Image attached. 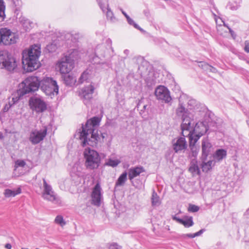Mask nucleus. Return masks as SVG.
Listing matches in <instances>:
<instances>
[{"label":"nucleus","mask_w":249,"mask_h":249,"mask_svg":"<svg viewBox=\"0 0 249 249\" xmlns=\"http://www.w3.org/2000/svg\"><path fill=\"white\" fill-rule=\"evenodd\" d=\"M176 113L178 116L181 117V134L183 136L189 137V146L192 150L194 148V144L209 129L211 131H214L217 128L216 123L211 121V118L209 117L203 121L197 123L194 127V124L192 125V122L194 121V115L185 107V105L180 99H179V104Z\"/></svg>","instance_id":"1"},{"label":"nucleus","mask_w":249,"mask_h":249,"mask_svg":"<svg viewBox=\"0 0 249 249\" xmlns=\"http://www.w3.org/2000/svg\"><path fill=\"white\" fill-rule=\"evenodd\" d=\"M101 121V117L94 116L88 120L85 125H82L79 139L81 141L83 147L87 145L92 147L96 146L100 139L97 127L99 126Z\"/></svg>","instance_id":"2"},{"label":"nucleus","mask_w":249,"mask_h":249,"mask_svg":"<svg viewBox=\"0 0 249 249\" xmlns=\"http://www.w3.org/2000/svg\"><path fill=\"white\" fill-rule=\"evenodd\" d=\"M41 51L40 47L36 45L32 46L27 53H23L22 64L23 69L28 72H32L39 68L41 64L38 61Z\"/></svg>","instance_id":"3"},{"label":"nucleus","mask_w":249,"mask_h":249,"mask_svg":"<svg viewBox=\"0 0 249 249\" xmlns=\"http://www.w3.org/2000/svg\"><path fill=\"white\" fill-rule=\"evenodd\" d=\"M40 86V79L36 76H29L19 85V92L21 95L34 92L37 90Z\"/></svg>","instance_id":"4"},{"label":"nucleus","mask_w":249,"mask_h":249,"mask_svg":"<svg viewBox=\"0 0 249 249\" xmlns=\"http://www.w3.org/2000/svg\"><path fill=\"white\" fill-rule=\"evenodd\" d=\"M85 165L87 169L93 170L97 169L100 165L101 158L98 152L89 148L84 152Z\"/></svg>","instance_id":"5"},{"label":"nucleus","mask_w":249,"mask_h":249,"mask_svg":"<svg viewBox=\"0 0 249 249\" xmlns=\"http://www.w3.org/2000/svg\"><path fill=\"white\" fill-rule=\"evenodd\" d=\"M16 58L7 51H0V69L13 72L17 67Z\"/></svg>","instance_id":"6"},{"label":"nucleus","mask_w":249,"mask_h":249,"mask_svg":"<svg viewBox=\"0 0 249 249\" xmlns=\"http://www.w3.org/2000/svg\"><path fill=\"white\" fill-rule=\"evenodd\" d=\"M41 89L47 95L52 96L57 95L58 93L59 87L56 81L52 77H45L40 80Z\"/></svg>","instance_id":"7"},{"label":"nucleus","mask_w":249,"mask_h":249,"mask_svg":"<svg viewBox=\"0 0 249 249\" xmlns=\"http://www.w3.org/2000/svg\"><path fill=\"white\" fill-rule=\"evenodd\" d=\"M44 191L42 194L43 197L55 204H60L61 201L59 197L52 191V186L48 184L45 179L43 178Z\"/></svg>","instance_id":"8"},{"label":"nucleus","mask_w":249,"mask_h":249,"mask_svg":"<svg viewBox=\"0 0 249 249\" xmlns=\"http://www.w3.org/2000/svg\"><path fill=\"white\" fill-rule=\"evenodd\" d=\"M56 68L62 74L69 73L73 68V63L69 56H65L58 62Z\"/></svg>","instance_id":"9"},{"label":"nucleus","mask_w":249,"mask_h":249,"mask_svg":"<svg viewBox=\"0 0 249 249\" xmlns=\"http://www.w3.org/2000/svg\"><path fill=\"white\" fill-rule=\"evenodd\" d=\"M1 44L4 45H10L17 42L18 38V35L12 32L10 29L6 28H2Z\"/></svg>","instance_id":"10"},{"label":"nucleus","mask_w":249,"mask_h":249,"mask_svg":"<svg viewBox=\"0 0 249 249\" xmlns=\"http://www.w3.org/2000/svg\"><path fill=\"white\" fill-rule=\"evenodd\" d=\"M29 105L30 108L36 113L43 112L47 109L46 103L42 99L37 97H31Z\"/></svg>","instance_id":"11"},{"label":"nucleus","mask_w":249,"mask_h":249,"mask_svg":"<svg viewBox=\"0 0 249 249\" xmlns=\"http://www.w3.org/2000/svg\"><path fill=\"white\" fill-rule=\"evenodd\" d=\"M94 89V86L90 84L88 86H85L80 90L79 96L86 105H88L92 99Z\"/></svg>","instance_id":"12"},{"label":"nucleus","mask_w":249,"mask_h":249,"mask_svg":"<svg viewBox=\"0 0 249 249\" xmlns=\"http://www.w3.org/2000/svg\"><path fill=\"white\" fill-rule=\"evenodd\" d=\"M155 94L158 100H162L165 103H169L172 100L170 91L163 86H160L155 91Z\"/></svg>","instance_id":"13"},{"label":"nucleus","mask_w":249,"mask_h":249,"mask_svg":"<svg viewBox=\"0 0 249 249\" xmlns=\"http://www.w3.org/2000/svg\"><path fill=\"white\" fill-rule=\"evenodd\" d=\"M47 128L45 127L42 130H37L36 129L32 131L30 135L29 140L33 144L39 143L43 141L47 135Z\"/></svg>","instance_id":"14"},{"label":"nucleus","mask_w":249,"mask_h":249,"mask_svg":"<svg viewBox=\"0 0 249 249\" xmlns=\"http://www.w3.org/2000/svg\"><path fill=\"white\" fill-rule=\"evenodd\" d=\"M201 147V160H206L207 159V157L209 155L212 154L213 150V145L212 143L210 142L208 137H206L203 139L202 141Z\"/></svg>","instance_id":"15"},{"label":"nucleus","mask_w":249,"mask_h":249,"mask_svg":"<svg viewBox=\"0 0 249 249\" xmlns=\"http://www.w3.org/2000/svg\"><path fill=\"white\" fill-rule=\"evenodd\" d=\"M145 172V170L142 166H138L131 167L128 170V178L132 183L133 186L136 188H139L141 185H136L133 182V179L140 175L142 173Z\"/></svg>","instance_id":"16"},{"label":"nucleus","mask_w":249,"mask_h":249,"mask_svg":"<svg viewBox=\"0 0 249 249\" xmlns=\"http://www.w3.org/2000/svg\"><path fill=\"white\" fill-rule=\"evenodd\" d=\"M185 137L178 138L176 141L173 143V148L175 153L184 152L187 149V143Z\"/></svg>","instance_id":"17"},{"label":"nucleus","mask_w":249,"mask_h":249,"mask_svg":"<svg viewBox=\"0 0 249 249\" xmlns=\"http://www.w3.org/2000/svg\"><path fill=\"white\" fill-rule=\"evenodd\" d=\"M101 188L99 183H97L94 187L91 197L92 204L97 206L101 204Z\"/></svg>","instance_id":"18"},{"label":"nucleus","mask_w":249,"mask_h":249,"mask_svg":"<svg viewBox=\"0 0 249 249\" xmlns=\"http://www.w3.org/2000/svg\"><path fill=\"white\" fill-rule=\"evenodd\" d=\"M173 219L176 220L178 223L183 225L186 228L190 227L193 226L194 224L192 216H186L184 219H182L175 216L173 217Z\"/></svg>","instance_id":"19"},{"label":"nucleus","mask_w":249,"mask_h":249,"mask_svg":"<svg viewBox=\"0 0 249 249\" xmlns=\"http://www.w3.org/2000/svg\"><path fill=\"white\" fill-rule=\"evenodd\" d=\"M227 156V151L224 149H218L213 154V160L215 162H219Z\"/></svg>","instance_id":"20"},{"label":"nucleus","mask_w":249,"mask_h":249,"mask_svg":"<svg viewBox=\"0 0 249 249\" xmlns=\"http://www.w3.org/2000/svg\"><path fill=\"white\" fill-rule=\"evenodd\" d=\"M64 83L67 86H72L76 82V79L69 73L63 74L62 76Z\"/></svg>","instance_id":"21"},{"label":"nucleus","mask_w":249,"mask_h":249,"mask_svg":"<svg viewBox=\"0 0 249 249\" xmlns=\"http://www.w3.org/2000/svg\"><path fill=\"white\" fill-rule=\"evenodd\" d=\"M107 49L104 45L100 44L97 46L95 50V55L98 57H105Z\"/></svg>","instance_id":"22"},{"label":"nucleus","mask_w":249,"mask_h":249,"mask_svg":"<svg viewBox=\"0 0 249 249\" xmlns=\"http://www.w3.org/2000/svg\"><path fill=\"white\" fill-rule=\"evenodd\" d=\"M215 162L213 160H210L207 162H206V160H202L201 168L202 171L208 172L214 166Z\"/></svg>","instance_id":"23"},{"label":"nucleus","mask_w":249,"mask_h":249,"mask_svg":"<svg viewBox=\"0 0 249 249\" xmlns=\"http://www.w3.org/2000/svg\"><path fill=\"white\" fill-rule=\"evenodd\" d=\"M21 193V189L20 187H18L16 190L6 189L4 190V195L6 197H14Z\"/></svg>","instance_id":"24"},{"label":"nucleus","mask_w":249,"mask_h":249,"mask_svg":"<svg viewBox=\"0 0 249 249\" xmlns=\"http://www.w3.org/2000/svg\"><path fill=\"white\" fill-rule=\"evenodd\" d=\"M126 171L124 172L118 178L115 183V188L117 186H123L127 180Z\"/></svg>","instance_id":"25"},{"label":"nucleus","mask_w":249,"mask_h":249,"mask_svg":"<svg viewBox=\"0 0 249 249\" xmlns=\"http://www.w3.org/2000/svg\"><path fill=\"white\" fill-rule=\"evenodd\" d=\"M151 203L153 206H158L160 204V197L154 190H153L151 197Z\"/></svg>","instance_id":"26"},{"label":"nucleus","mask_w":249,"mask_h":249,"mask_svg":"<svg viewBox=\"0 0 249 249\" xmlns=\"http://www.w3.org/2000/svg\"><path fill=\"white\" fill-rule=\"evenodd\" d=\"M20 22L22 23V26L26 31L30 30L32 27V24H33L32 22H31L28 19H24V18L21 19Z\"/></svg>","instance_id":"27"},{"label":"nucleus","mask_w":249,"mask_h":249,"mask_svg":"<svg viewBox=\"0 0 249 249\" xmlns=\"http://www.w3.org/2000/svg\"><path fill=\"white\" fill-rule=\"evenodd\" d=\"M5 6L3 0H0V22L3 21L5 18Z\"/></svg>","instance_id":"28"},{"label":"nucleus","mask_w":249,"mask_h":249,"mask_svg":"<svg viewBox=\"0 0 249 249\" xmlns=\"http://www.w3.org/2000/svg\"><path fill=\"white\" fill-rule=\"evenodd\" d=\"M23 96L24 95H21L20 94L19 89L18 90H17V93L15 95H13V96L12 98V101H10L9 102H11V104L13 106L16 103H17L19 101V100L21 98H22Z\"/></svg>","instance_id":"29"},{"label":"nucleus","mask_w":249,"mask_h":249,"mask_svg":"<svg viewBox=\"0 0 249 249\" xmlns=\"http://www.w3.org/2000/svg\"><path fill=\"white\" fill-rule=\"evenodd\" d=\"M107 11L106 13V16L108 20H109L112 22H114L116 19L115 17L114 16V14L113 12L111 11V10L108 8L107 6Z\"/></svg>","instance_id":"30"},{"label":"nucleus","mask_w":249,"mask_h":249,"mask_svg":"<svg viewBox=\"0 0 249 249\" xmlns=\"http://www.w3.org/2000/svg\"><path fill=\"white\" fill-rule=\"evenodd\" d=\"M126 19H127L128 23L129 25L133 26L134 28L139 30L142 33L145 32V31L143 29H142V28H141L137 23H136L134 22V21L132 18H131L130 17L127 18Z\"/></svg>","instance_id":"31"},{"label":"nucleus","mask_w":249,"mask_h":249,"mask_svg":"<svg viewBox=\"0 0 249 249\" xmlns=\"http://www.w3.org/2000/svg\"><path fill=\"white\" fill-rule=\"evenodd\" d=\"M89 77V74L87 71H84L81 75L79 79V82L83 83L84 81H87Z\"/></svg>","instance_id":"32"},{"label":"nucleus","mask_w":249,"mask_h":249,"mask_svg":"<svg viewBox=\"0 0 249 249\" xmlns=\"http://www.w3.org/2000/svg\"><path fill=\"white\" fill-rule=\"evenodd\" d=\"M198 66L206 71H209V69H213V67L204 62H200Z\"/></svg>","instance_id":"33"},{"label":"nucleus","mask_w":249,"mask_h":249,"mask_svg":"<svg viewBox=\"0 0 249 249\" xmlns=\"http://www.w3.org/2000/svg\"><path fill=\"white\" fill-rule=\"evenodd\" d=\"M198 66L206 71H209V69H213V67L204 62H200Z\"/></svg>","instance_id":"34"},{"label":"nucleus","mask_w":249,"mask_h":249,"mask_svg":"<svg viewBox=\"0 0 249 249\" xmlns=\"http://www.w3.org/2000/svg\"><path fill=\"white\" fill-rule=\"evenodd\" d=\"M198 66L206 71H209V69H213V67L204 62H200Z\"/></svg>","instance_id":"35"},{"label":"nucleus","mask_w":249,"mask_h":249,"mask_svg":"<svg viewBox=\"0 0 249 249\" xmlns=\"http://www.w3.org/2000/svg\"><path fill=\"white\" fill-rule=\"evenodd\" d=\"M198 66L206 71H209V69H213V67L204 62H200Z\"/></svg>","instance_id":"36"},{"label":"nucleus","mask_w":249,"mask_h":249,"mask_svg":"<svg viewBox=\"0 0 249 249\" xmlns=\"http://www.w3.org/2000/svg\"><path fill=\"white\" fill-rule=\"evenodd\" d=\"M189 170L192 173H196L197 174L200 173L199 168L196 163H192L189 167Z\"/></svg>","instance_id":"37"},{"label":"nucleus","mask_w":249,"mask_h":249,"mask_svg":"<svg viewBox=\"0 0 249 249\" xmlns=\"http://www.w3.org/2000/svg\"><path fill=\"white\" fill-rule=\"evenodd\" d=\"M120 163V161L118 160L109 159L108 161L106 162V164L109 166H111L112 167H115Z\"/></svg>","instance_id":"38"},{"label":"nucleus","mask_w":249,"mask_h":249,"mask_svg":"<svg viewBox=\"0 0 249 249\" xmlns=\"http://www.w3.org/2000/svg\"><path fill=\"white\" fill-rule=\"evenodd\" d=\"M138 62H141L142 63V65L139 66L138 70L140 71L141 73H142V70L143 68L142 65H146L147 64V62L145 60L143 57L141 56H139L137 59Z\"/></svg>","instance_id":"39"},{"label":"nucleus","mask_w":249,"mask_h":249,"mask_svg":"<svg viewBox=\"0 0 249 249\" xmlns=\"http://www.w3.org/2000/svg\"><path fill=\"white\" fill-rule=\"evenodd\" d=\"M54 221L56 224H59L61 226H63L66 224V222L64 220L63 216L60 215L56 216Z\"/></svg>","instance_id":"40"},{"label":"nucleus","mask_w":249,"mask_h":249,"mask_svg":"<svg viewBox=\"0 0 249 249\" xmlns=\"http://www.w3.org/2000/svg\"><path fill=\"white\" fill-rule=\"evenodd\" d=\"M199 210V207L196 205L193 204H190L188 208V210L190 212H197Z\"/></svg>","instance_id":"41"},{"label":"nucleus","mask_w":249,"mask_h":249,"mask_svg":"<svg viewBox=\"0 0 249 249\" xmlns=\"http://www.w3.org/2000/svg\"><path fill=\"white\" fill-rule=\"evenodd\" d=\"M80 35L79 33H75L71 35V40L73 43H76L78 41L79 38H80Z\"/></svg>","instance_id":"42"},{"label":"nucleus","mask_w":249,"mask_h":249,"mask_svg":"<svg viewBox=\"0 0 249 249\" xmlns=\"http://www.w3.org/2000/svg\"><path fill=\"white\" fill-rule=\"evenodd\" d=\"M26 162L23 160H18L15 162V167L18 168V167H23L25 166Z\"/></svg>","instance_id":"43"},{"label":"nucleus","mask_w":249,"mask_h":249,"mask_svg":"<svg viewBox=\"0 0 249 249\" xmlns=\"http://www.w3.org/2000/svg\"><path fill=\"white\" fill-rule=\"evenodd\" d=\"M121 248V246H119L116 243H112L109 245L108 247L109 249H120Z\"/></svg>","instance_id":"44"},{"label":"nucleus","mask_w":249,"mask_h":249,"mask_svg":"<svg viewBox=\"0 0 249 249\" xmlns=\"http://www.w3.org/2000/svg\"><path fill=\"white\" fill-rule=\"evenodd\" d=\"M244 50L247 53H249V40H246L244 42Z\"/></svg>","instance_id":"45"},{"label":"nucleus","mask_w":249,"mask_h":249,"mask_svg":"<svg viewBox=\"0 0 249 249\" xmlns=\"http://www.w3.org/2000/svg\"><path fill=\"white\" fill-rule=\"evenodd\" d=\"M13 106L11 104V102H9L8 104H6L3 108V110L4 112H7L9 110V109Z\"/></svg>","instance_id":"46"},{"label":"nucleus","mask_w":249,"mask_h":249,"mask_svg":"<svg viewBox=\"0 0 249 249\" xmlns=\"http://www.w3.org/2000/svg\"><path fill=\"white\" fill-rule=\"evenodd\" d=\"M97 0L98 2V4H99L100 8L102 9V10L103 12H105L106 9V8L105 6V5L101 2L100 0Z\"/></svg>","instance_id":"47"},{"label":"nucleus","mask_w":249,"mask_h":249,"mask_svg":"<svg viewBox=\"0 0 249 249\" xmlns=\"http://www.w3.org/2000/svg\"><path fill=\"white\" fill-rule=\"evenodd\" d=\"M15 7L19 6L21 4V0H11Z\"/></svg>","instance_id":"48"},{"label":"nucleus","mask_w":249,"mask_h":249,"mask_svg":"<svg viewBox=\"0 0 249 249\" xmlns=\"http://www.w3.org/2000/svg\"><path fill=\"white\" fill-rule=\"evenodd\" d=\"M229 33L231 34V36L233 39H235L236 35L235 32L231 28H229Z\"/></svg>","instance_id":"49"},{"label":"nucleus","mask_w":249,"mask_h":249,"mask_svg":"<svg viewBox=\"0 0 249 249\" xmlns=\"http://www.w3.org/2000/svg\"><path fill=\"white\" fill-rule=\"evenodd\" d=\"M205 231V229H203L199 231H198L195 233V236H200L201 234H202Z\"/></svg>","instance_id":"50"},{"label":"nucleus","mask_w":249,"mask_h":249,"mask_svg":"<svg viewBox=\"0 0 249 249\" xmlns=\"http://www.w3.org/2000/svg\"><path fill=\"white\" fill-rule=\"evenodd\" d=\"M143 102V98H142L141 100H140L138 102V103H137V107L138 108V109L141 106Z\"/></svg>","instance_id":"51"},{"label":"nucleus","mask_w":249,"mask_h":249,"mask_svg":"<svg viewBox=\"0 0 249 249\" xmlns=\"http://www.w3.org/2000/svg\"><path fill=\"white\" fill-rule=\"evenodd\" d=\"M147 105H143L142 107V109H141L140 110V114H142L146 109H147Z\"/></svg>","instance_id":"52"},{"label":"nucleus","mask_w":249,"mask_h":249,"mask_svg":"<svg viewBox=\"0 0 249 249\" xmlns=\"http://www.w3.org/2000/svg\"><path fill=\"white\" fill-rule=\"evenodd\" d=\"M106 135H107V134H106V133H100V135L99 134V136L100 137V140L98 141V142H99V141H100L101 139H102V140H103V139L105 138V137H106Z\"/></svg>","instance_id":"53"},{"label":"nucleus","mask_w":249,"mask_h":249,"mask_svg":"<svg viewBox=\"0 0 249 249\" xmlns=\"http://www.w3.org/2000/svg\"><path fill=\"white\" fill-rule=\"evenodd\" d=\"M106 42L109 45L110 48L112 49V47H111L112 41H111V40L110 38H108L107 39Z\"/></svg>","instance_id":"54"},{"label":"nucleus","mask_w":249,"mask_h":249,"mask_svg":"<svg viewBox=\"0 0 249 249\" xmlns=\"http://www.w3.org/2000/svg\"><path fill=\"white\" fill-rule=\"evenodd\" d=\"M186 236L189 237V238H193L196 237V236H195V233H194V234H192V233L187 234H186Z\"/></svg>","instance_id":"55"},{"label":"nucleus","mask_w":249,"mask_h":249,"mask_svg":"<svg viewBox=\"0 0 249 249\" xmlns=\"http://www.w3.org/2000/svg\"><path fill=\"white\" fill-rule=\"evenodd\" d=\"M5 248L7 249H11L12 248V246L10 243H7L5 244Z\"/></svg>","instance_id":"56"},{"label":"nucleus","mask_w":249,"mask_h":249,"mask_svg":"<svg viewBox=\"0 0 249 249\" xmlns=\"http://www.w3.org/2000/svg\"><path fill=\"white\" fill-rule=\"evenodd\" d=\"M196 103V101L195 100H190L188 102V105H193L194 104H195Z\"/></svg>","instance_id":"57"},{"label":"nucleus","mask_w":249,"mask_h":249,"mask_svg":"<svg viewBox=\"0 0 249 249\" xmlns=\"http://www.w3.org/2000/svg\"><path fill=\"white\" fill-rule=\"evenodd\" d=\"M121 10L122 14L124 16L126 19L129 17V16L124 11H123L122 9H121Z\"/></svg>","instance_id":"58"},{"label":"nucleus","mask_w":249,"mask_h":249,"mask_svg":"<svg viewBox=\"0 0 249 249\" xmlns=\"http://www.w3.org/2000/svg\"><path fill=\"white\" fill-rule=\"evenodd\" d=\"M190 147L191 151L192 152L193 156H194V151H195V150H196V147L195 146V144L193 146V147H194V148H193V150L191 149V147L190 146Z\"/></svg>","instance_id":"59"},{"label":"nucleus","mask_w":249,"mask_h":249,"mask_svg":"<svg viewBox=\"0 0 249 249\" xmlns=\"http://www.w3.org/2000/svg\"><path fill=\"white\" fill-rule=\"evenodd\" d=\"M129 51L127 49H125L124 51V53L126 55H127L129 54Z\"/></svg>","instance_id":"60"},{"label":"nucleus","mask_w":249,"mask_h":249,"mask_svg":"<svg viewBox=\"0 0 249 249\" xmlns=\"http://www.w3.org/2000/svg\"><path fill=\"white\" fill-rule=\"evenodd\" d=\"M143 12H144V15H145V16H148V15H149V12H148V11H147L144 10V11H143Z\"/></svg>","instance_id":"61"},{"label":"nucleus","mask_w":249,"mask_h":249,"mask_svg":"<svg viewBox=\"0 0 249 249\" xmlns=\"http://www.w3.org/2000/svg\"><path fill=\"white\" fill-rule=\"evenodd\" d=\"M4 138V136L3 134L1 132H0V139L2 140Z\"/></svg>","instance_id":"62"},{"label":"nucleus","mask_w":249,"mask_h":249,"mask_svg":"<svg viewBox=\"0 0 249 249\" xmlns=\"http://www.w3.org/2000/svg\"><path fill=\"white\" fill-rule=\"evenodd\" d=\"M223 25L225 27H227L228 29H229V28H230L229 26H228V24L225 23L224 22H223Z\"/></svg>","instance_id":"63"},{"label":"nucleus","mask_w":249,"mask_h":249,"mask_svg":"<svg viewBox=\"0 0 249 249\" xmlns=\"http://www.w3.org/2000/svg\"><path fill=\"white\" fill-rule=\"evenodd\" d=\"M215 70H216V69L214 67H213V69H209V71H212L213 72H215Z\"/></svg>","instance_id":"64"}]
</instances>
